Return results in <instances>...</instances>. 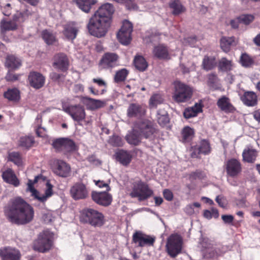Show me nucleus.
Here are the masks:
<instances>
[{"mask_svg": "<svg viewBox=\"0 0 260 260\" xmlns=\"http://www.w3.org/2000/svg\"><path fill=\"white\" fill-rule=\"evenodd\" d=\"M4 213L9 222L18 225L30 223L35 216L34 208L19 197L13 198L9 201L4 207Z\"/></svg>", "mask_w": 260, "mask_h": 260, "instance_id": "obj_1", "label": "nucleus"}, {"mask_svg": "<svg viewBox=\"0 0 260 260\" xmlns=\"http://www.w3.org/2000/svg\"><path fill=\"white\" fill-rule=\"evenodd\" d=\"M114 12V7L111 4L106 3L100 6L87 25L89 34L99 38L105 37L111 27Z\"/></svg>", "mask_w": 260, "mask_h": 260, "instance_id": "obj_2", "label": "nucleus"}, {"mask_svg": "<svg viewBox=\"0 0 260 260\" xmlns=\"http://www.w3.org/2000/svg\"><path fill=\"white\" fill-rule=\"evenodd\" d=\"M80 221L94 228H101L105 223L104 214L92 208H86L82 210L80 216Z\"/></svg>", "mask_w": 260, "mask_h": 260, "instance_id": "obj_3", "label": "nucleus"}, {"mask_svg": "<svg viewBox=\"0 0 260 260\" xmlns=\"http://www.w3.org/2000/svg\"><path fill=\"white\" fill-rule=\"evenodd\" d=\"M153 194V190L148 183L142 181L140 178H135L132 182V191L129 196L132 198H137L139 201L147 200Z\"/></svg>", "mask_w": 260, "mask_h": 260, "instance_id": "obj_4", "label": "nucleus"}, {"mask_svg": "<svg viewBox=\"0 0 260 260\" xmlns=\"http://www.w3.org/2000/svg\"><path fill=\"white\" fill-rule=\"evenodd\" d=\"M52 146L57 153L68 154L77 150L75 142L69 138H59L52 141Z\"/></svg>", "mask_w": 260, "mask_h": 260, "instance_id": "obj_5", "label": "nucleus"}, {"mask_svg": "<svg viewBox=\"0 0 260 260\" xmlns=\"http://www.w3.org/2000/svg\"><path fill=\"white\" fill-rule=\"evenodd\" d=\"M174 100L178 103L186 102L191 98L193 91L187 85L180 81L174 82Z\"/></svg>", "mask_w": 260, "mask_h": 260, "instance_id": "obj_6", "label": "nucleus"}, {"mask_svg": "<svg viewBox=\"0 0 260 260\" xmlns=\"http://www.w3.org/2000/svg\"><path fill=\"white\" fill-rule=\"evenodd\" d=\"M51 238V235L47 231L40 233L37 239L34 242V250L42 253L49 251L52 246Z\"/></svg>", "mask_w": 260, "mask_h": 260, "instance_id": "obj_7", "label": "nucleus"}, {"mask_svg": "<svg viewBox=\"0 0 260 260\" xmlns=\"http://www.w3.org/2000/svg\"><path fill=\"white\" fill-rule=\"evenodd\" d=\"M182 239L178 234H172L167 239L166 247L168 254L175 257L182 250Z\"/></svg>", "mask_w": 260, "mask_h": 260, "instance_id": "obj_8", "label": "nucleus"}, {"mask_svg": "<svg viewBox=\"0 0 260 260\" xmlns=\"http://www.w3.org/2000/svg\"><path fill=\"white\" fill-rule=\"evenodd\" d=\"M27 13L17 12L14 15L12 20H2L0 23V27L2 31L15 30L17 29L18 24L23 22L26 19Z\"/></svg>", "mask_w": 260, "mask_h": 260, "instance_id": "obj_9", "label": "nucleus"}, {"mask_svg": "<svg viewBox=\"0 0 260 260\" xmlns=\"http://www.w3.org/2000/svg\"><path fill=\"white\" fill-rule=\"evenodd\" d=\"M51 169L52 172L55 175L62 178H67L70 176L72 172L70 165L61 159L54 160Z\"/></svg>", "mask_w": 260, "mask_h": 260, "instance_id": "obj_10", "label": "nucleus"}, {"mask_svg": "<svg viewBox=\"0 0 260 260\" xmlns=\"http://www.w3.org/2000/svg\"><path fill=\"white\" fill-rule=\"evenodd\" d=\"M132 23L127 20L122 22V25L117 34V38L122 44L128 45L132 40L131 35L133 31Z\"/></svg>", "mask_w": 260, "mask_h": 260, "instance_id": "obj_11", "label": "nucleus"}, {"mask_svg": "<svg viewBox=\"0 0 260 260\" xmlns=\"http://www.w3.org/2000/svg\"><path fill=\"white\" fill-rule=\"evenodd\" d=\"M119 55L114 52H106L99 61V66L104 69H112L118 64Z\"/></svg>", "mask_w": 260, "mask_h": 260, "instance_id": "obj_12", "label": "nucleus"}, {"mask_svg": "<svg viewBox=\"0 0 260 260\" xmlns=\"http://www.w3.org/2000/svg\"><path fill=\"white\" fill-rule=\"evenodd\" d=\"M70 193L74 200L77 201L86 199L88 197L89 192L84 183L76 182L71 186Z\"/></svg>", "mask_w": 260, "mask_h": 260, "instance_id": "obj_13", "label": "nucleus"}, {"mask_svg": "<svg viewBox=\"0 0 260 260\" xmlns=\"http://www.w3.org/2000/svg\"><path fill=\"white\" fill-rule=\"evenodd\" d=\"M64 111L69 114L74 120L79 123L85 118L86 114L84 108L80 105L70 106L66 108Z\"/></svg>", "mask_w": 260, "mask_h": 260, "instance_id": "obj_14", "label": "nucleus"}, {"mask_svg": "<svg viewBox=\"0 0 260 260\" xmlns=\"http://www.w3.org/2000/svg\"><path fill=\"white\" fill-rule=\"evenodd\" d=\"M53 67L59 71L67 72L69 68V60L64 53L56 54L53 57Z\"/></svg>", "mask_w": 260, "mask_h": 260, "instance_id": "obj_15", "label": "nucleus"}, {"mask_svg": "<svg viewBox=\"0 0 260 260\" xmlns=\"http://www.w3.org/2000/svg\"><path fill=\"white\" fill-rule=\"evenodd\" d=\"M155 240L154 237L144 234L140 231L136 232L133 235V242L139 247L153 246Z\"/></svg>", "mask_w": 260, "mask_h": 260, "instance_id": "obj_16", "label": "nucleus"}, {"mask_svg": "<svg viewBox=\"0 0 260 260\" xmlns=\"http://www.w3.org/2000/svg\"><path fill=\"white\" fill-rule=\"evenodd\" d=\"M91 199L96 204L107 207L109 206L112 201V196L107 191H95L91 192Z\"/></svg>", "mask_w": 260, "mask_h": 260, "instance_id": "obj_17", "label": "nucleus"}, {"mask_svg": "<svg viewBox=\"0 0 260 260\" xmlns=\"http://www.w3.org/2000/svg\"><path fill=\"white\" fill-rule=\"evenodd\" d=\"M225 169L228 175L235 177L242 172V165L239 160L231 158L226 161Z\"/></svg>", "mask_w": 260, "mask_h": 260, "instance_id": "obj_18", "label": "nucleus"}, {"mask_svg": "<svg viewBox=\"0 0 260 260\" xmlns=\"http://www.w3.org/2000/svg\"><path fill=\"white\" fill-rule=\"evenodd\" d=\"M140 134L147 139L152 136L155 132L152 122L149 120H144L139 122L136 126Z\"/></svg>", "mask_w": 260, "mask_h": 260, "instance_id": "obj_19", "label": "nucleus"}, {"mask_svg": "<svg viewBox=\"0 0 260 260\" xmlns=\"http://www.w3.org/2000/svg\"><path fill=\"white\" fill-rule=\"evenodd\" d=\"M62 34L68 41L73 42L76 38L79 27L74 22H69L63 25Z\"/></svg>", "mask_w": 260, "mask_h": 260, "instance_id": "obj_20", "label": "nucleus"}, {"mask_svg": "<svg viewBox=\"0 0 260 260\" xmlns=\"http://www.w3.org/2000/svg\"><path fill=\"white\" fill-rule=\"evenodd\" d=\"M0 257L2 260H19L21 253L15 248L3 247L0 249Z\"/></svg>", "mask_w": 260, "mask_h": 260, "instance_id": "obj_21", "label": "nucleus"}, {"mask_svg": "<svg viewBox=\"0 0 260 260\" xmlns=\"http://www.w3.org/2000/svg\"><path fill=\"white\" fill-rule=\"evenodd\" d=\"M28 80L30 85L32 87L36 89H39L44 86L45 78L40 73L31 72L28 75Z\"/></svg>", "mask_w": 260, "mask_h": 260, "instance_id": "obj_22", "label": "nucleus"}, {"mask_svg": "<svg viewBox=\"0 0 260 260\" xmlns=\"http://www.w3.org/2000/svg\"><path fill=\"white\" fill-rule=\"evenodd\" d=\"M146 111L144 106L138 104L132 103L127 109V116L129 118L142 117L145 114Z\"/></svg>", "mask_w": 260, "mask_h": 260, "instance_id": "obj_23", "label": "nucleus"}, {"mask_svg": "<svg viewBox=\"0 0 260 260\" xmlns=\"http://www.w3.org/2000/svg\"><path fill=\"white\" fill-rule=\"evenodd\" d=\"M217 105L221 110L225 113H233L236 111V108L231 103L230 99L225 96H222L218 99Z\"/></svg>", "mask_w": 260, "mask_h": 260, "instance_id": "obj_24", "label": "nucleus"}, {"mask_svg": "<svg viewBox=\"0 0 260 260\" xmlns=\"http://www.w3.org/2000/svg\"><path fill=\"white\" fill-rule=\"evenodd\" d=\"M241 100L244 105L249 107H253L257 104V96L253 91H247L244 92Z\"/></svg>", "mask_w": 260, "mask_h": 260, "instance_id": "obj_25", "label": "nucleus"}, {"mask_svg": "<svg viewBox=\"0 0 260 260\" xmlns=\"http://www.w3.org/2000/svg\"><path fill=\"white\" fill-rule=\"evenodd\" d=\"M133 156L131 153L124 150H120L116 153V158L124 166H127L132 161Z\"/></svg>", "mask_w": 260, "mask_h": 260, "instance_id": "obj_26", "label": "nucleus"}, {"mask_svg": "<svg viewBox=\"0 0 260 260\" xmlns=\"http://www.w3.org/2000/svg\"><path fill=\"white\" fill-rule=\"evenodd\" d=\"M2 178L4 181L15 186L19 185V181L11 169H8L4 171L2 174Z\"/></svg>", "mask_w": 260, "mask_h": 260, "instance_id": "obj_27", "label": "nucleus"}, {"mask_svg": "<svg viewBox=\"0 0 260 260\" xmlns=\"http://www.w3.org/2000/svg\"><path fill=\"white\" fill-rule=\"evenodd\" d=\"M152 53L154 57L159 59H167L169 56L168 48L164 44L155 46L153 49Z\"/></svg>", "mask_w": 260, "mask_h": 260, "instance_id": "obj_28", "label": "nucleus"}, {"mask_svg": "<svg viewBox=\"0 0 260 260\" xmlns=\"http://www.w3.org/2000/svg\"><path fill=\"white\" fill-rule=\"evenodd\" d=\"M4 98L12 102H18L20 100V92L17 88H8L3 94Z\"/></svg>", "mask_w": 260, "mask_h": 260, "instance_id": "obj_29", "label": "nucleus"}, {"mask_svg": "<svg viewBox=\"0 0 260 260\" xmlns=\"http://www.w3.org/2000/svg\"><path fill=\"white\" fill-rule=\"evenodd\" d=\"M257 156V151L251 147H247L242 153L243 160L248 163H253Z\"/></svg>", "mask_w": 260, "mask_h": 260, "instance_id": "obj_30", "label": "nucleus"}, {"mask_svg": "<svg viewBox=\"0 0 260 260\" xmlns=\"http://www.w3.org/2000/svg\"><path fill=\"white\" fill-rule=\"evenodd\" d=\"M237 44L234 37H222L220 40V45L221 49L225 52H228L232 46Z\"/></svg>", "mask_w": 260, "mask_h": 260, "instance_id": "obj_31", "label": "nucleus"}, {"mask_svg": "<svg viewBox=\"0 0 260 260\" xmlns=\"http://www.w3.org/2000/svg\"><path fill=\"white\" fill-rule=\"evenodd\" d=\"M5 66L11 69H16L21 66V60L13 54H8L6 58Z\"/></svg>", "mask_w": 260, "mask_h": 260, "instance_id": "obj_32", "label": "nucleus"}, {"mask_svg": "<svg viewBox=\"0 0 260 260\" xmlns=\"http://www.w3.org/2000/svg\"><path fill=\"white\" fill-rule=\"evenodd\" d=\"M140 135L136 129H134L126 135L125 140L128 144L138 146L141 142Z\"/></svg>", "mask_w": 260, "mask_h": 260, "instance_id": "obj_33", "label": "nucleus"}, {"mask_svg": "<svg viewBox=\"0 0 260 260\" xmlns=\"http://www.w3.org/2000/svg\"><path fill=\"white\" fill-rule=\"evenodd\" d=\"M202 111V105L196 103L193 106L186 108L183 112V115L186 119H189L197 116L198 114Z\"/></svg>", "mask_w": 260, "mask_h": 260, "instance_id": "obj_34", "label": "nucleus"}, {"mask_svg": "<svg viewBox=\"0 0 260 260\" xmlns=\"http://www.w3.org/2000/svg\"><path fill=\"white\" fill-rule=\"evenodd\" d=\"M241 66L246 68H252L254 63V58L246 53H242L239 60Z\"/></svg>", "mask_w": 260, "mask_h": 260, "instance_id": "obj_35", "label": "nucleus"}, {"mask_svg": "<svg viewBox=\"0 0 260 260\" xmlns=\"http://www.w3.org/2000/svg\"><path fill=\"white\" fill-rule=\"evenodd\" d=\"M216 66L215 57L205 55L203 59L202 67L205 71H208L213 69Z\"/></svg>", "mask_w": 260, "mask_h": 260, "instance_id": "obj_36", "label": "nucleus"}, {"mask_svg": "<svg viewBox=\"0 0 260 260\" xmlns=\"http://www.w3.org/2000/svg\"><path fill=\"white\" fill-rule=\"evenodd\" d=\"M75 2L79 9L85 13H88L91 7L96 3V0H76Z\"/></svg>", "mask_w": 260, "mask_h": 260, "instance_id": "obj_37", "label": "nucleus"}, {"mask_svg": "<svg viewBox=\"0 0 260 260\" xmlns=\"http://www.w3.org/2000/svg\"><path fill=\"white\" fill-rule=\"evenodd\" d=\"M233 67L232 60H228L226 57H222L218 62V69L219 71L228 72L231 71Z\"/></svg>", "mask_w": 260, "mask_h": 260, "instance_id": "obj_38", "label": "nucleus"}, {"mask_svg": "<svg viewBox=\"0 0 260 260\" xmlns=\"http://www.w3.org/2000/svg\"><path fill=\"white\" fill-rule=\"evenodd\" d=\"M169 6L173 10L172 14L174 15H178L185 11V8L181 4L179 0L171 1Z\"/></svg>", "mask_w": 260, "mask_h": 260, "instance_id": "obj_39", "label": "nucleus"}, {"mask_svg": "<svg viewBox=\"0 0 260 260\" xmlns=\"http://www.w3.org/2000/svg\"><path fill=\"white\" fill-rule=\"evenodd\" d=\"M46 189L45 190L44 194L40 195L39 193V195H38L37 197V200L43 203H45L47 199L53 194V185L48 181L46 184Z\"/></svg>", "mask_w": 260, "mask_h": 260, "instance_id": "obj_40", "label": "nucleus"}, {"mask_svg": "<svg viewBox=\"0 0 260 260\" xmlns=\"http://www.w3.org/2000/svg\"><path fill=\"white\" fill-rule=\"evenodd\" d=\"M42 37L44 42L48 45H53L58 41L55 35L52 32L47 29L42 31Z\"/></svg>", "mask_w": 260, "mask_h": 260, "instance_id": "obj_41", "label": "nucleus"}, {"mask_svg": "<svg viewBox=\"0 0 260 260\" xmlns=\"http://www.w3.org/2000/svg\"><path fill=\"white\" fill-rule=\"evenodd\" d=\"M157 119L158 124L161 126L166 125L170 121L168 113L164 109H159L158 110Z\"/></svg>", "mask_w": 260, "mask_h": 260, "instance_id": "obj_42", "label": "nucleus"}, {"mask_svg": "<svg viewBox=\"0 0 260 260\" xmlns=\"http://www.w3.org/2000/svg\"><path fill=\"white\" fill-rule=\"evenodd\" d=\"M194 134V129L189 126L184 127L181 132L182 142L183 143L190 141Z\"/></svg>", "mask_w": 260, "mask_h": 260, "instance_id": "obj_43", "label": "nucleus"}, {"mask_svg": "<svg viewBox=\"0 0 260 260\" xmlns=\"http://www.w3.org/2000/svg\"><path fill=\"white\" fill-rule=\"evenodd\" d=\"M134 63L136 68L140 71H144L148 67V63L142 56H136Z\"/></svg>", "mask_w": 260, "mask_h": 260, "instance_id": "obj_44", "label": "nucleus"}, {"mask_svg": "<svg viewBox=\"0 0 260 260\" xmlns=\"http://www.w3.org/2000/svg\"><path fill=\"white\" fill-rule=\"evenodd\" d=\"M34 143V137L31 136L21 137L19 140V145L26 149L32 147Z\"/></svg>", "mask_w": 260, "mask_h": 260, "instance_id": "obj_45", "label": "nucleus"}, {"mask_svg": "<svg viewBox=\"0 0 260 260\" xmlns=\"http://www.w3.org/2000/svg\"><path fill=\"white\" fill-rule=\"evenodd\" d=\"M128 74V71L126 69H122L117 71L114 76V80L116 83L124 82Z\"/></svg>", "mask_w": 260, "mask_h": 260, "instance_id": "obj_46", "label": "nucleus"}, {"mask_svg": "<svg viewBox=\"0 0 260 260\" xmlns=\"http://www.w3.org/2000/svg\"><path fill=\"white\" fill-rule=\"evenodd\" d=\"M218 81L219 79L215 73H211L207 75V84L209 87L217 89Z\"/></svg>", "mask_w": 260, "mask_h": 260, "instance_id": "obj_47", "label": "nucleus"}, {"mask_svg": "<svg viewBox=\"0 0 260 260\" xmlns=\"http://www.w3.org/2000/svg\"><path fill=\"white\" fill-rule=\"evenodd\" d=\"M9 159L18 167L23 165L21 154L18 152H13L10 153L9 155Z\"/></svg>", "mask_w": 260, "mask_h": 260, "instance_id": "obj_48", "label": "nucleus"}, {"mask_svg": "<svg viewBox=\"0 0 260 260\" xmlns=\"http://www.w3.org/2000/svg\"><path fill=\"white\" fill-rule=\"evenodd\" d=\"M198 147L202 154L207 155L211 152V148L210 147V143L208 140H202Z\"/></svg>", "mask_w": 260, "mask_h": 260, "instance_id": "obj_49", "label": "nucleus"}, {"mask_svg": "<svg viewBox=\"0 0 260 260\" xmlns=\"http://www.w3.org/2000/svg\"><path fill=\"white\" fill-rule=\"evenodd\" d=\"M108 142L114 147H121L123 145V140L122 138L116 135L111 136Z\"/></svg>", "mask_w": 260, "mask_h": 260, "instance_id": "obj_50", "label": "nucleus"}, {"mask_svg": "<svg viewBox=\"0 0 260 260\" xmlns=\"http://www.w3.org/2000/svg\"><path fill=\"white\" fill-rule=\"evenodd\" d=\"M162 98L159 94L152 95L149 100V106L151 108H156L157 105L162 102Z\"/></svg>", "mask_w": 260, "mask_h": 260, "instance_id": "obj_51", "label": "nucleus"}, {"mask_svg": "<svg viewBox=\"0 0 260 260\" xmlns=\"http://www.w3.org/2000/svg\"><path fill=\"white\" fill-rule=\"evenodd\" d=\"M49 77L53 81L57 82L58 84H60L64 82L66 75L54 72L50 74Z\"/></svg>", "mask_w": 260, "mask_h": 260, "instance_id": "obj_52", "label": "nucleus"}, {"mask_svg": "<svg viewBox=\"0 0 260 260\" xmlns=\"http://www.w3.org/2000/svg\"><path fill=\"white\" fill-rule=\"evenodd\" d=\"M87 101H89V104L91 109H96L101 108L103 106V102L99 100H95L88 97L84 98Z\"/></svg>", "mask_w": 260, "mask_h": 260, "instance_id": "obj_53", "label": "nucleus"}, {"mask_svg": "<svg viewBox=\"0 0 260 260\" xmlns=\"http://www.w3.org/2000/svg\"><path fill=\"white\" fill-rule=\"evenodd\" d=\"M205 177V173L203 171L200 170H197L194 172H191L189 175V178L190 180H202Z\"/></svg>", "mask_w": 260, "mask_h": 260, "instance_id": "obj_54", "label": "nucleus"}, {"mask_svg": "<svg viewBox=\"0 0 260 260\" xmlns=\"http://www.w3.org/2000/svg\"><path fill=\"white\" fill-rule=\"evenodd\" d=\"M238 19L240 23L248 25L254 20V17L251 14H244L238 17Z\"/></svg>", "mask_w": 260, "mask_h": 260, "instance_id": "obj_55", "label": "nucleus"}, {"mask_svg": "<svg viewBox=\"0 0 260 260\" xmlns=\"http://www.w3.org/2000/svg\"><path fill=\"white\" fill-rule=\"evenodd\" d=\"M204 256L208 258H212L218 256V253L213 247H209L203 250Z\"/></svg>", "mask_w": 260, "mask_h": 260, "instance_id": "obj_56", "label": "nucleus"}, {"mask_svg": "<svg viewBox=\"0 0 260 260\" xmlns=\"http://www.w3.org/2000/svg\"><path fill=\"white\" fill-rule=\"evenodd\" d=\"M118 3H124L127 9H134L137 7L135 0H115Z\"/></svg>", "mask_w": 260, "mask_h": 260, "instance_id": "obj_57", "label": "nucleus"}, {"mask_svg": "<svg viewBox=\"0 0 260 260\" xmlns=\"http://www.w3.org/2000/svg\"><path fill=\"white\" fill-rule=\"evenodd\" d=\"M1 10L4 15L9 16L12 13V8L11 4L8 3L1 6Z\"/></svg>", "mask_w": 260, "mask_h": 260, "instance_id": "obj_58", "label": "nucleus"}, {"mask_svg": "<svg viewBox=\"0 0 260 260\" xmlns=\"http://www.w3.org/2000/svg\"><path fill=\"white\" fill-rule=\"evenodd\" d=\"M190 156L192 158H200V154H202L198 145L191 147Z\"/></svg>", "mask_w": 260, "mask_h": 260, "instance_id": "obj_59", "label": "nucleus"}, {"mask_svg": "<svg viewBox=\"0 0 260 260\" xmlns=\"http://www.w3.org/2000/svg\"><path fill=\"white\" fill-rule=\"evenodd\" d=\"M163 196L164 198L168 201H171L173 199V192L169 189H165L163 191Z\"/></svg>", "mask_w": 260, "mask_h": 260, "instance_id": "obj_60", "label": "nucleus"}, {"mask_svg": "<svg viewBox=\"0 0 260 260\" xmlns=\"http://www.w3.org/2000/svg\"><path fill=\"white\" fill-rule=\"evenodd\" d=\"M19 76L10 72L8 73L5 77V79L7 81L14 82L17 80Z\"/></svg>", "mask_w": 260, "mask_h": 260, "instance_id": "obj_61", "label": "nucleus"}, {"mask_svg": "<svg viewBox=\"0 0 260 260\" xmlns=\"http://www.w3.org/2000/svg\"><path fill=\"white\" fill-rule=\"evenodd\" d=\"M28 188L30 191L32 193V196L35 198V199H37V197L38 195H39V192L36 189L32 183L29 180L28 183Z\"/></svg>", "mask_w": 260, "mask_h": 260, "instance_id": "obj_62", "label": "nucleus"}, {"mask_svg": "<svg viewBox=\"0 0 260 260\" xmlns=\"http://www.w3.org/2000/svg\"><path fill=\"white\" fill-rule=\"evenodd\" d=\"M88 89L92 94L95 95L103 94L106 91V90L105 89H103L101 91H99V90L95 89L92 86L89 87L88 88Z\"/></svg>", "mask_w": 260, "mask_h": 260, "instance_id": "obj_63", "label": "nucleus"}, {"mask_svg": "<svg viewBox=\"0 0 260 260\" xmlns=\"http://www.w3.org/2000/svg\"><path fill=\"white\" fill-rule=\"evenodd\" d=\"M221 218L225 223H231L234 220V217L231 215H222Z\"/></svg>", "mask_w": 260, "mask_h": 260, "instance_id": "obj_64", "label": "nucleus"}]
</instances>
